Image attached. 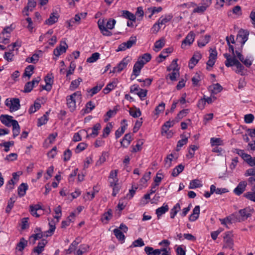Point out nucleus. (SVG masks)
I'll return each instance as SVG.
<instances>
[{"label":"nucleus","mask_w":255,"mask_h":255,"mask_svg":"<svg viewBox=\"0 0 255 255\" xmlns=\"http://www.w3.org/2000/svg\"><path fill=\"white\" fill-rule=\"evenodd\" d=\"M136 42V37L135 36H131L128 40L126 42L122 43L119 46L117 51H125L127 49H129L134 45Z\"/></svg>","instance_id":"obj_7"},{"label":"nucleus","mask_w":255,"mask_h":255,"mask_svg":"<svg viewBox=\"0 0 255 255\" xmlns=\"http://www.w3.org/2000/svg\"><path fill=\"white\" fill-rule=\"evenodd\" d=\"M210 89L213 93L216 94L220 92L222 90L223 88L219 84L217 83L210 86Z\"/></svg>","instance_id":"obj_52"},{"label":"nucleus","mask_w":255,"mask_h":255,"mask_svg":"<svg viewBox=\"0 0 255 255\" xmlns=\"http://www.w3.org/2000/svg\"><path fill=\"white\" fill-rule=\"evenodd\" d=\"M34 69V67L33 65H29L26 67L24 70L23 76L28 77V78H30L33 73Z\"/></svg>","instance_id":"obj_48"},{"label":"nucleus","mask_w":255,"mask_h":255,"mask_svg":"<svg viewBox=\"0 0 255 255\" xmlns=\"http://www.w3.org/2000/svg\"><path fill=\"white\" fill-rule=\"evenodd\" d=\"M173 18L172 13L165 14L162 15L158 19L159 22L161 25H165L169 23Z\"/></svg>","instance_id":"obj_19"},{"label":"nucleus","mask_w":255,"mask_h":255,"mask_svg":"<svg viewBox=\"0 0 255 255\" xmlns=\"http://www.w3.org/2000/svg\"><path fill=\"white\" fill-rule=\"evenodd\" d=\"M239 214L242 218V220H246L250 216V214L246 209H241L239 211Z\"/></svg>","instance_id":"obj_57"},{"label":"nucleus","mask_w":255,"mask_h":255,"mask_svg":"<svg viewBox=\"0 0 255 255\" xmlns=\"http://www.w3.org/2000/svg\"><path fill=\"white\" fill-rule=\"evenodd\" d=\"M143 66V63L137 60L133 65L131 76L134 75L135 78L138 76L140 74V71Z\"/></svg>","instance_id":"obj_17"},{"label":"nucleus","mask_w":255,"mask_h":255,"mask_svg":"<svg viewBox=\"0 0 255 255\" xmlns=\"http://www.w3.org/2000/svg\"><path fill=\"white\" fill-rule=\"evenodd\" d=\"M104 85V84L103 82H100L98 83L96 86L91 89L90 91H88L91 97H92L96 94L98 93L102 89Z\"/></svg>","instance_id":"obj_33"},{"label":"nucleus","mask_w":255,"mask_h":255,"mask_svg":"<svg viewBox=\"0 0 255 255\" xmlns=\"http://www.w3.org/2000/svg\"><path fill=\"white\" fill-rule=\"evenodd\" d=\"M12 127V132H13V138L16 137L20 132V126L17 122V121L13 122V124Z\"/></svg>","instance_id":"obj_44"},{"label":"nucleus","mask_w":255,"mask_h":255,"mask_svg":"<svg viewBox=\"0 0 255 255\" xmlns=\"http://www.w3.org/2000/svg\"><path fill=\"white\" fill-rule=\"evenodd\" d=\"M27 245V241L24 238H21L19 242L17 244L16 250L21 252Z\"/></svg>","instance_id":"obj_40"},{"label":"nucleus","mask_w":255,"mask_h":255,"mask_svg":"<svg viewBox=\"0 0 255 255\" xmlns=\"http://www.w3.org/2000/svg\"><path fill=\"white\" fill-rule=\"evenodd\" d=\"M113 217V212L112 209H109L107 211L105 212L101 217V220L104 224H108L109 221Z\"/></svg>","instance_id":"obj_24"},{"label":"nucleus","mask_w":255,"mask_h":255,"mask_svg":"<svg viewBox=\"0 0 255 255\" xmlns=\"http://www.w3.org/2000/svg\"><path fill=\"white\" fill-rule=\"evenodd\" d=\"M28 189V185L25 183L21 184L17 189L18 195L19 197H21L24 196L27 190Z\"/></svg>","instance_id":"obj_35"},{"label":"nucleus","mask_w":255,"mask_h":255,"mask_svg":"<svg viewBox=\"0 0 255 255\" xmlns=\"http://www.w3.org/2000/svg\"><path fill=\"white\" fill-rule=\"evenodd\" d=\"M82 99V94L80 91H76L66 98V105L71 112L76 111V103L80 102Z\"/></svg>","instance_id":"obj_2"},{"label":"nucleus","mask_w":255,"mask_h":255,"mask_svg":"<svg viewBox=\"0 0 255 255\" xmlns=\"http://www.w3.org/2000/svg\"><path fill=\"white\" fill-rule=\"evenodd\" d=\"M195 34L193 32L190 31L182 41L181 47L185 48L186 45H190L194 41Z\"/></svg>","instance_id":"obj_12"},{"label":"nucleus","mask_w":255,"mask_h":255,"mask_svg":"<svg viewBox=\"0 0 255 255\" xmlns=\"http://www.w3.org/2000/svg\"><path fill=\"white\" fill-rule=\"evenodd\" d=\"M253 61V59L251 56H247L246 58L244 57L243 60L241 61L247 67H250L252 65Z\"/></svg>","instance_id":"obj_55"},{"label":"nucleus","mask_w":255,"mask_h":255,"mask_svg":"<svg viewBox=\"0 0 255 255\" xmlns=\"http://www.w3.org/2000/svg\"><path fill=\"white\" fill-rule=\"evenodd\" d=\"M203 186L202 181L199 179H194L190 181L189 185V189H195Z\"/></svg>","instance_id":"obj_39"},{"label":"nucleus","mask_w":255,"mask_h":255,"mask_svg":"<svg viewBox=\"0 0 255 255\" xmlns=\"http://www.w3.org/2000/svg\"><path fill=\"white\" fill-rule=\"evenodd\" d=\"M143 144V142L142 140H139L136 144L132 147V149L131 150V152H136L141 150L142 145Z\"/></svg>","instance_id":"obj_59"},{"label":"nucleus","mask_w":255,"mask_h":255,"mask_svg":"<svg viewBox=\"0 0 255 255\" xmlns=\"http://www.w3.org/2000/svg\"><path fill=\"white\" fill-rule=\"evenodd\" d=\"M150 178V172H148V173H146L144 174L142 178L140 179V184L142 186H145L147 181L149 180Z\"/></svg>","instance_id":"obj_62"},{"label":"nucleus","mask_w":255,"mask_h":255,"mask_svg":"<svg viewBox=\"0 0 255 255\" xmlns=\"http://www.w3.org/2000/svg\"><path fill=\"white\" fill-rule=\"evenodd\" d=\"M189 109H184L181 111L177 115L175 120L177 122H179L181 119L185 117L188 113Z\"/></svg>","instance_id":"obj_51"},{"label":"nucleus","mask_w":255,"mask_h":255,"mask_svg":"<svg viewBox=\"0 0 255 255\" xmlns=\"http://www.w3.org/2000/svg\"><path fill=\"white\" fill-rule=\"evenodd\" d=\"M114 235L119 241L124 242L125 240V236L123 233L119 229H115L113 231Z\"/></svg>","instance_id":"obj_42"},{"label":"nucleus","mask_w":255,"mask_h":255,"mask_svg":"<svg viewBox=\"0 0 255 255\" xmlns=\"http://www.w3.org/2000/svg\"><path fill=\"white\" fill-rule=\"evenodd\" d=\"M165 42V41L164 38H161L159 40L156 41L154 43L153 50L156 52L159 51L164 46Z\"/></svg>","instance_id":"obj_32"},{"label":"nucleus","mask_w":255,"mask_h":255,"mask_svg":"<svg viewBox=\"0 0 255 255\" xmlns=\"http://www.w3.org/2000/svg\"><path fill=\"white\" fill-rule=\"evenodd\" d=\"M226 60L225 61V64L227 67L235 66L236 68L234 69L235 72L241 75H244V66L241 64L240 61L235 58V56H232L231 55L225 53L224 54Z\"/></svg>","instance_id":"obj_1"},{"label":"nucleus","mask_w":255,"mask_h":255,"mask_svg":"<svg viewBox=\"0 0 255 255\" xmlns=\"http://www.w3.org/2000/svg\"><path fill=\"white\" fill-rule=\"evenodd\" d=\"M177 158L176 154L171 153L168 155L164 160V166L166 168H169L172 165V162Z\"/></svg>","instance_id":"obj_22"},{"label":"nucleus","mask_w":255,"mask_h":255,"mask_svg":"<svg viewBox=\"0 0 255 255\" xmlns=\"http://www.w3.org/2000/svg\"><path fill=\"white\" fill-rule=\"evenodd\" d=\"M247 183L245 181L240 182L237 187L234 190V192L237 195H240L246 190Z\"/></svg>","instance_id":"obj_18"},{"label":"nucleus","mask_w":255,"mask_h":255,"mask_svg":"<svg viewBox=\"0 0 255 255\" xmlns=\"http://www.w3.org/2000/svg\"><path fill=\"white\" fill-rule=\"evenodd\" d=\"M217 56V52L215 49H210L209 60L207 62V69L209 70V67L212 68L216 62Z\"/></svg>","instance_id":"obj_8"},{"label":"nucleus","mask_w":255,"mask_h":255,"mask_svg":"<svg viewBox=\"0 0 255 255\" xmlns=\"http://www.w3.org/2000/svg\"><path fill=\"white\" fill-rule=\"evenodd\" d=\"M184 169V166L182 164H179L175 167L172 171V175L174 177L177 176L181 173Z\"/></svg>","instance_id":"obj_45"},{"label":"nucleus","mask_w":255,"mask_h":255,"mask_svg":"<svg viewBox=\"0 0 255 255\" xmlns=\"http://www.w3.org/2000/svg\"><path fill=\"white\" fill-rule=\"evenodd\" d=\"M122 16L123 17L128 19L131 21H135V15L128 10H123L122 11Z\"/></svg>","instance_id":"obj_37"},{"label":"nucleus","mask_w":255,"mask_h":255,"mask_svg":"<svg viewBox=\"0 0 255 255\" xmlns=\"http://www.w3.org/2000/svg\"><path fill=\"white\" fill-rule=\"evenodd\" d=\"M116 21L114 19H110L107 22L106 27L105 26L104 19H100L98 21V25L101 32L105 36H111L112 34L108 29L114 28Z\"/></svg>","instance_id":"obj_3"},{"label":"nucleus","mask_w":255,"mask_h":255,"mask_svg":"<svg viewBox=\"0 0 255 255\" xmlns=\"http://www.w3.org/2000/svg\"><path fill=\"white\" fill-rule=\"evenodd\" d=\"M88 146V144L85 142H80L76 146L75 148V152L76 153H80V152L83 151Z\"/></svg>","instance_id":"obj_56"},{"label":"nucleus","mask_w":255,"mask_h":255,"mask_svg":"<svg viewBox=\"0 0 255 255\" xmlns=\"http://www.w3.org/2000/svg\"><path fill=\"white\" fill-rule=\"evenodd\" d=\"M53 78L54 77L52 74H47V75L45 76L44 81L45 82L46 85L43 87V89L47 91L51 90L52 85L53 83Z\"/></svg>","instance_id":"obj_16"},{"label":"nucleus","mask_w":255,"mask_h":255,"mask_svg":"<svg viewBox=\"0 0 255 255\" xmlns=\"http://www.w3.org/2000/svg\"><path fill=\"white\" fill-rule=\"evenodd\" d=\"M151 59L150 54L146 53L139 56L137 60L144 65L146 63L148 62Z\"/></svg>","instance_id":"obj_38"},{"label":"nucleus","mask_w":255,"mask_h":255,"mask_svg":"<svg viewBox=\"0 0 255 255\" xmlns=\"http://www.w3.org/2000/svg\"><path fill=\"white\" fill-rule=\"evenodd\" d=\"M210 143L212 146H217L219 145H223L224 144V142L221 138L212 137L210 139Z\"/></svg>","instance_id":"obj_41"},{"label":"nucleus","mask_w":255,"mask_h":255,"mask_svg":"<svg viewBox=\"0 0 255 255\" xmlns=\"http://www.w3.org/2000/svg\"><path fill=\"white\" fill-rule=\"evenodd\" d=\"M48 120V117L46 115H44L41 118L38 119L37 122V126L41 127V126L46 124Z\"/></svg>","instance_id":"obj_64"},{"label":"nucleus","mask_w":255,"mask_h":255,"mask_svg":"<svg viewBox=\"0 0 255 255\" xmlns=\"http://www.w3.org/2000/svg\"><path fill=\"white\" fill-rule=\"evenodd\" d=\"M13 29V28L11 25L4 28L0 33V42L5 44L8 43L10 41L11 33Z\"/></svg>","instance_id":"obj_4"},{"label":"nucleus","mask_w":255,"mask_h":255,"mask_svg":"<svg viewBox=\"0 0 255 255\" xmlns=\"http://www.w3.org/2000/svg\"><path fill=\"white\" fill-rule=\"evenodd\" d=\"M129 114L134 118H138L141 115V112L140 109L135 107L129 109Z\"/></svg>","instance_id":"obj_36"},{"label":"nucleus","mask_w":255,"mask_h":255,"mask_svg":"<svg viewBox=\"0 0 255 255\" xmlns=\"http://www.w3.org/2000/svg\"><path fill=\"white\" fill-rule=\"evenodd\" d=\"M95 108V104L92 101H89L86 105L85 109H84V112H85V113H87V114L89 113L93 109H94Z\"/></svg>","instance_id":"obj_53"},{"label":"nucleus","mask_w":255,"mask_h":255,"mask_svg":"<svg viewBox=\"0 0 255 255\" xmlns=\"http://www.w3.org/2000/svg\"><path fill=\"white\" fill-rule=\"evenodd\" d=\"M29 208V211L33 216L35 217H39L40 216V214L38 212L42 209V207L40 204L31 205Z\"/></svg>","instance_id":"obj_23"},{"label":"nucleus","mask_w":255,"mask_h":255,"mask_svg":"<svg viewBox=\"0 0 255 255\" xmlns=\"http://www.w3.org/2000/svg\"><path fill=\"white\" fill-rule=\"evenodd\" d=\"M36 5V2L34 0H28L27 6L22 11L24 15H28V11H32Z\"/></svg>","instance_id":"obj_25"},{"label":"nucleus","mask_w":255,"mask_h":255,"mask_svg":"<svg viewBox=\"0 0 255 255\" xmlns=\"http://www.w3.org/2000/svg\"><path fill=\"white\" fill-rule=\"evenodd\" d=\"M68 46L66 43L63 45L60 44L59 46L57 47L53 51L54 55L56 56H59L61 54L65 53L66 51Z\"/></svg>","instance_id":"obj_20"},{"label":"nucleus","mask_w":255,"mask_h":255,"mask_svg":"<svg viewBox=\"0 0 255 255\" xmlns=\"http://www.w3.org/2000/svg\"><path fill=\"white\" fill-rule=\"evenodd\" d=\"M180 210V204L179 203H177L170 211V218L173 219Z\"/></svg>","instance_id":"obj_50"},{"label":"nucleus","mask_w":255,"mask_h":255,"mask_svg":"<svg viewBox=\"0 0 255 255\" xmlns=\"http://www.w3.org/2000/svg\"><path fill=\"white\" fill-rule=\"evenodd\" d=\"M209 6L210 5L202 2V5L195 8L193 10V12L202 14L204 13Z\"/></svg>","instance_id":"obj_34"},{"label":"nucleus","mask_w":255,"mask_h":255,"mask_svg":"<svg viewBox=\"0 0 255 255\" xmlns=\"http://www.w3.org/2000/svg\"><path fill=\"white\" fill-rule=\"evenodd\" d=\"M118 170H113L110 172L109 177V181L110 186H115L118 184Z\"/></svg>","instance_id":"obj_14"},{"label":"nucleus","mask_w":255,"mask_h":255,"mask_svg":"<svg viewBox=\"0 0 255 255\" xmlns=\"http://www.w3.org/2000/svg\"><path fill=\"white\" fill-rule=\"evenodd\" d=\"M82 81V79L81 78H78L77 79L73 80L70 84L69 89L71 91L75 90L78 87Z\"/></svg>","instance_id":"obj_47"},{"label":"nucleus","mask_w":255,"mask_h":255,"mask_svg":"<svg viewBox=\"0 0 255 255\" xmlns=\"http://www.w3.org/2000/svg\"><path fill=\"white\" fill-rule=\"evenodd\" d=\"M169 207L167 204L164 203L163 205L156 210V214L157 215L158 219L166 212L168 211Z\"/></svg>","instance_id":"obj_29"},{"label":"nucleus","mask_w":255,"mask_h":255,"mask_svg":"<svg viewBox=\"0 0 255 255\" xmlns=\"http://www.w3.org/2000/svg\"><path fill=\"white\" fill-rule=\"evenodd\" d=\"M40 80V78L38 77L32 80L31 82H27L24 86V91L25 92H30L36 85H37Z\"/></svg>","instance_id":"obj_13"},{"label":"nucleus","mask_w":255,"mask_h":255,"mask_svg":"<svg viewBox=\"0 0 255 255\" xmlns=\"http://www.w3.org/2000/svg\"><path fill=\"white\" fill-rule=\"evenodd\" d=\"M233 236L232 232H227L225 233L224 237V241L226 244V247L230 249H232L234 245Z\"/></svg>","instance_id":"obj_11"},{"label":"nucleus","mask_w":255,"mask_h":255,"mask_svg":"<svg viewBox=\"0 0 255 255\" xmlns=\"http://www.w3.org/2000/svg\"><path fill=\"white\" fill-rule=\"evenodd\" d=\"M59 15L57 13H52L50 15L49 18H48L45 22V24L48 25H52L58 21Z\"/></svg>","instance_id":"obj_31"},{"label":"nucleus","mask_w":255,"mask_h":255,"mask_svg":"<svg viewBox=\"0 0 255 255\" xmlns=\"http://www.w3.org/2000/svg\"><path fill=\"white\" fill-rule=\"evenodd\" d=\"M17 200V196L13 194L9 198L7 202V205L5 208V212L9 214L14 206V204Z\"/></svg>","instance_id":"obj_21"},{"label":"nucleus","mask_w":255,"mask_h":255,"mask_svg":"<svg viewBox=\"0 0 255 255\" xmlns=\"http://www.w3.org/2000/svg\"><path fill=\"white\" fill-rule=\"evenodd\" d=\"M188 142V138L186 137H182V139L179 140L177 144L176 150L179 151L180 148Z\"/></svg>","instance_id":"obj_54"},{"label":"nucleus","mask_w":255,"mask_h":255,"mask_svg":"<svg viewBox=\"0 0 255 255\" xmlns=\"http://www.w3.org/2000/svg\"><path fill=\"white\" fill-rule=\"evenodd\" d=\"M210 36L209 35H205L201 37L198 41V45L199 47L205 46L210 41Z\"/></svg>","instance_id":"obj_43"},{"label":"nucleus","mask_w":255,"mask_h":255,"mask_svg":"<svg viewBox=\"0 0 255 255\" xmlns=\"http://www.w3.org/2000/svg\"><path fill=\"white\" fill-rule=\"evenodd\" d=\"M249 32L247 30L241 29L237 35V38L240 41L243 46L248 39Z\"/></svg>","instance_id":"obj_10"},{"label":"nucleus","mask_w":255,"mask_h":255,"mask_svg":"<svg viewBox=\"0 0 255 255\" xmlns=\"http://www.w3.org/2000/svg\"><path fill=\"white\" fill-rule=\"evenodd\" d=\"M49 229L46 232V236H51L55 231V224L53 221H51L49 223Z\"/></svg>","instance_id":"obj_61"},{"label":"nucleus","mask_w":255,"mask_h":255,"mask_svg":"<svg viewBox=\"0 0 255 255\" xmlns=\"http://www.w3.org/2000/svg\"><path fill=\"white\" fill-rule=\"evenodd\" d=\"M131 58L127 56L124 58L119 64L118 65L115 67L113 68L112 71L113 73H120L122 72L125 68H126L128 65V64L131 61Z\"/></svg>","instance_id":"obj_6"},{"label":"nucleus","mask_w":255,"mask_h":255,"mask_svg":"<svg viewBox=\"0 0 255 255\" xmlns=\"http://www.w3.org/2000/svg\"><path fill=\"white\" fill-rule=\"evenodd\" d=\"M99 58L100 54L98 52H95L87 59V62L88 63H94L98 60Z\"/></svg>","instance_id":"obj_58"},{"label":"nucleus","mask_w":255,"mask_h":255,"mask_svg":"<svg viewBox=\"0 0 255 255\" xmlns=\"http://www.w3.org/2000/svg\"><path fill=\"white\" fill-rule=\"evenodd\" d=\"M101 126L100 124H96L92 128V133L90 135L93 137H95L98 134V131L101 129Z\"/></svg>","instance_id":"obj_49"},{"label":"nucleus","mask_w":255,"mask_h":255,"mask_svg":"<svg viewBox=\"0 0 255 255\" xmlns=\"http://www.w3.org/2000/svg\"><path fill=\"white\" fill-rule=\"evenodd\" d=\"M235 152L239 155L241 156L243 159L246 161L247 159L249 157V154L246 153L243 150L240 149H235Z\"/></svg>","instance_id":"obj_60"},{"label":"nucleus","mask_w":255,"mask_h":255,"mask_svg":"<svg viewBox=\"0 0 255 255\" xmlns=\"http://www.w3.org/2000/svg\"><path fill=\"white\" fill-rule=\"evenodd\" d=\"M165 108V104L164 102H161L157 106H156L155 108V110L153 112L154 116L155 117V118L157 119L160 113H162L164 112Z\"/></svg>","instance_id":"obj_26"},{"label":"nucleus","mask_w":255,"mask_h":255,"mask_svg":"<svg viewBox=\"0 0 255 255\" xmlns=\"http://www.w3.org/2000/svg\"><path fill=\"white\" fill-rule=\"evenodd\" d=\"M200 214V206H196L193 210L192 214L190 216L189 219L190 221H196L199 217Z\"/></svg>","instance_id":"obj_30"},{"label":"nucleus","mask_w":255,"mask_h":255,"mask_svg":"<svg viewBox=\"0 0 255 255\" xmlns=\"http://www.w3.org/2000/svg\"><path fill=\"white\" fill-rule=\"evenodd\" d=\"M5 105L9 108L10 112L17 111L20 107V101L18 98H7L5 101Z\"/></svg>","instance_id":"obj_5"},{"label":"nucleus","mask_w":255,"mask_h":255,"mask_svg":"<svg viewBox=\"0 0 255 255\" xmlns=\"http://www.w3.org/2000/svg\"><path fill=\"white\" fill-rule=\"evenodd\" d=\"M175 122L176 121L172 120V121H168L164 123V125L162 127V129L164 130L165 131H166L170 128L173 127L175 124Z\"/></svg>","instance_id":"obj_63"},{"label":"nucleus","mask_w":255,"mask_h":255,"mask_svg":"<svg viewBox=\"0 0 255 255\" xmlns=\"http://www.w3.org/2000/svg\"><path fill=\"white\" fill-rule=\"evenodd\" d=\"M132 140V136L131 133L126 134L121 143V145L124 147H127L130 144Z\"/></svg>","instance_id":"obj_28"},{"label":"nucleus","mask_w":255,"mask_h":255,"mask_svg":"<svg viewBox=\"0 0 255 255\" xmlns=\"http://www.w3.org/2000/svg\"><path fill=\"white\" fill-rule=\"evenodd\" d=\"M245 176H252L248 179V181L251 183L255 182V168H249L246 170L245 173Z\"/></svg>","instance_id":"obj_27"},{"label":"nucleus","mask_w":255,"mask_h":255,"mask_svg":"<svg viewBox=\"0 0 255 255\" xmlns=\"http://www.w3.org/2000/svg\"><path fill=\"white\" fill-rule=\"evenodd\" d=\"M244 196L248 200L255 202V189L254 187L252 189V191L246 192Z\"/></svg>","instance_id":"obj_46"},{"label":"nucleus","mask_w":255,"mask_h":255,"mask_svg":"<svg viewBox=\"0 0 255 255\" xmlns=\"http://www.w3.org/2000/svg\"><path fill=\"white\" fill-rule=\"evenodd\" d=\"M0 121L2 124L7 127L13 126V122L16 121L13 120V117L7 115H1L0 116Z\"/></svg>","instance_id":"obj_9"},{"label":"nucleus","mask_w":255,"mask_h":255,"mask_svg":"<svg viewBox=\"0 0 255 255\" xmlns=\"http://www.w3.org/2000/svg\"><path fill=\"white\" fill-rule=\"evenodd\" d=\"M201 54L199 52H195L189 61L188 64L189 67L190 69H193L201 58Z\"/></svg>","instance_id":"obj_15"}]
</instances>
